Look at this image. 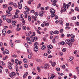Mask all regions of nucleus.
<instances>
[{"instance_id": "obj_14", "label": "nucleus", "mask_w": 79, "mask_h": 79, "mask_svg": "<svg viewBox=\"0 0 79 79\" xmlns=\"http://www.w3.org/2000/svg\"><path fill=\"white\" fill-rule=\"evenodd\" d=\"M45 48H46V46L44 45H43L42 46V48H41L42 50H45Z\"/></svg>"}, {"instance_id": "obj_7", "label": "nucleus", "mask_w": 79, "mask_h": 79, "mask_svg": "<svg viewBox=\"0 0 79 79\" xmlns=\"http://www.w3.org/2000/svg\"><path fill=\"white\" fill-rule=\"evenodd\" d=\"M16 21H13L12 23V26L14 27H15L16 26Z\"/></svg>"}, {"instance_id": "obj_45", "label": "nucleus", "mask_w": 79, "mask_h": 79, "mask_svg": "<svg viewBox=\"0 0 79 79\" xmlns=\"http://www.w3.org/2000/svg\"><path fill=\"white\" fill-rule=\"evenodd\" d=\"M32 55L31 54H29L28 56V58L29 59H31V57H32Z\"/></svg>"}, {"instance_id": "obj_41", "label": "nucleus", "mask_w": 79, "mask_h": 79, "mask_svg": "<svg viewBox=\"0 0 79 79\" xmlns=\"http://www.w3.org/2000/svg\"><path fill=\"white\" fill-rule=\"evenodd\" d=\"M20 42H21V41L20 40H16L15 41V43L16 44L18 43H20Z\"/></svg>"}, {"instance_id": "obj_50", "label": "nucleus", "mask_w": 79, "mask_h": 79, "mask_svg": "<svg viewBox=\"0 0 79 79\" xmlns=\"http://www.w3.org/2000/svg\"><path fill=\"white\" fill-rule=\"evenodd\" d=\"M65 51H66V48H63L62 49V51L63 52H65Z\"/></svg>"}, {"instance_id": "obj_53", "label": "nucleus", "mask_w": 79, "mask_h": 79, "mask_svg": "<svg viewBox=\"0 0 79 79\" xmlns=\"http://www.w3.org/2000/svg\"><path fill=\"white\" fill-rule=\"evenodd\" d=\"M36 31H37V33H38L39 34H41V33H40V32L39 30H37Z\"/></svg>"}, {"instance_id": "obj_36", "label": "nucleus", "mask_w": 79, "mask_h": 79, "mask_svg": "<svg viewBox=\"0 0 79 79\" xmlns=\"http://www.w3.org/2000/svg\"><path fill=\"white\" fill-rule=\"evenodd\" d=\"M13 9V8L12 7L9 6L8 7V10L9 11H11L12 10V9Z\"/></svg>"}, {"instance_id": "obj_60", "label": "nucleus", "mask_w": 79, "mask_h": 79, "mask_svg": "<svg viewBox=\"0 0 79 79\" xmlns=\"http://www.w3.org/2000/svg\"><path fill=\"white\" fill-rule=\"evenodd\" d=\"M70 24L71 26H72V27H74V24L72 23H70Z\"/></svg>"}, {"instance_id": "obj_3", "label": "nucleus", "mask_w": 79, "mask_h": 79, "mask_svg": "<svg viewBox=\"0 0 79 79\" xmlns=\"http://www.w3.org/2000/svg\"><path fill=\"white\" fill-rule=\"evenodd\" d=\"M6 29H4L2 31V33L3 35H5L6 34Z\"/></svg>"}, {"instance_id": "obj_40", "label": "nucleus", "mask_w": 79, "mask_h": 79, "mask_svg": "<svg viewBox=\"0 0 79 79\" xmlns=\"http://www.w3.org/2000/svg\"><path fill=\"white\" fill-rule=\"evenodd\" d=\"M24 67L25 68H28V65H27V64H25L24 65Z\"/></svg>"}, {"instance_id": "obj_34", "label": "nucleus", "mask_w": 79, "mask_h": 79, "mask_svg": "<svg viewBox=\"0 0 79 79\" xmlns=\"http://www.w3.org/2000/svg\"><path fill=\"white\" fill-rule=\"evenodd\" d=\"M73 59H74V57H69V60L70 61H72Z\"/></svg>"}, {"instance_id": "obj_39", "label": "nucleus", "mask_w": 79, "mask_h": 79, "mask_svg": "<svg viewBox=\"0 0 79 79\" xmlns=\"http://www.w3.org/2000/svg\"><path fill=\"white\" fill-rule=\"evenodd\" d=\"M76 25L77 26H79V22H75Z\"/></svg>"}, {"instance_id": "obj_27", "label": "nucleus", "mask_w": 79, "mask_h": 79, "mask_svg": "<svg viewBox=\"0 0 79 79\" xmlns=\"http://www.w3.org/2000/svg\"><path fill=\"white\" fill-rule=\"evenodd\" d=\"M6 16H10L11 15V13H7L6 14Z\"/></svg>"}, {"instance_id": "obj_11", "label": "nucleus", "mask_w": 79, "mask_h": 79, "mask_svg": "<svg viewBox=\"0 0 79 79\" xmlns=\"http://www.w3.org/2000/svg\"><path fill=\"white\" fill-rule=\"evenodd\" d=\"M34 46L35 47H37L39 46V43L37 42H35L34 44Z\"/></svg>"}, {"instance_id": "obj_19", "label": "nucleus", "mask_w": 79, "mask_h": 79, "mask_svg": "<svg viewBox=\"0 0 79 79\" xmlns=\"http://www.w3.org/2000/svg\"><path fill=\"white\" fill-rule=\"evenodd\" d=\"M27 42L28 43V44H30V45H31L32 44V41L30 40L27 41Z\"/></svg>"}, {"instance_id": "obj_22", "label": "nucleus", "mask_w": 79, "mask_h": 79, "mask_svg": "<svg viewBox=\"0 0 79 79\" xmlns=\"http://www.w3.org/2000/svg\"><path fill=\"white\" fill-rule=\"evenodd\" d=\"M10 42L11 43V47H13V41L11 40H10Z\"/></svg>"}, {"instance_id": "obj_5", "label": "nucleus", "mask_w": 79, "mask_h": 79, "mask_svg": "<svg viewBox=\"0 0 79 79\" xmlns=\"http://www.w3.org/2000/svg\"><path fill=\"white\" fill-rule=\"evenodd\" d=\"M44 11L43 10L41 11L40 12V16H41V17H42L43 16V15H44Z\"/></svg>"}, {"instance_id": "obj_37", "label": "nucleus", "mask_w": 79, "mask_h": 79, "mask_svg": "<svg viewBox=\"0 0 79 79\" xmlns=\"http://www.w3.org/2000/svg\"><path fill=\"white\" fill-rule=\"evenodd\" d=\"M54 34H58L59 33V32L57 31H56L54 32Z\"/></svg>"}, {"instance_id": "obj_54", "label": "nucleus", "mask_w": 79, "mask_h": 79, "mask_svg": "<svg viewBox=\"0 0 79 79\" xmlns=\"http://www.w3.org/2000/svg\"><path fill=\"white\" fill-rule=\"evenodd\" d=\"M19 19L21 21H23V20H24V18L23 17H20Z\"/></svg>"}, {"instance_id": "obj_33", "label": "nucleus", "mask_w": 79, "mask_h": 79, "mask_svg": "<svg viewBox=\"0 0 79 79\" xmlns=\"http://www.w3.org/2000/svg\"><path fill=\"white\" fill-rule=\"evenodd\" d=\"M13 5L14 7H15V8H17V7H18V5H17V4H16V3H14Z\"/></svg>"}, {"instance_id": "obj_30", "label": "nucleus", "mask_w": 79, "mask_h": 79, "mask_svg": "<svg viewBox=\"0 0 79 79\" xmlns=\"http://www.w3.org/2000/svg\"><path fill=\"white\" fill-rule=\"evenodd\" d=\"M23 61L25 63H27V60L26 58L23 59Z\"/></svg>"}, {"instance_id": "obj_61", "label": "nucleus", "mask_w": 79, "mask_h": 79, "mask_svg": "<svg viewBox=\"0 0 79 79\" xmlns=\"http://www.w3.org/2000/svg\"><path fill=\"white\" fill-rule=\"evenodd\" d=\"M3 7L4 8H6V4H4L3 6Z\"/></svg>"}, {"instance_id": "obj_28", "label": "nucleus", "mask_w": 79, "mask_h": 79, "mask_svg": "<svg viewBox=\"0 0 79 79\" xmlns=\"http://www.w3.org/2000/svg\"><path fill=\"white\" fill-rule=\"evenodd\" d=\"M6 21L8 23H11V20L8 19H7L6 20Z\"/></svg>"}, {"instance_id": "obj_32", "label": "nucleus", "mask_w": 79, "mask_h": 79, "mask_svg": "<svg viewBox=\"0 0 79 79\" xmlns=\"http://www.w3.org/2000/svg\"><path fill=\"white\" fill-rule=\"evenodd\" d=\"M48 48V54H50V53H51V51H50V48Z\"/></svg>"}, {"instance_id": "obj_26", "label": "nucleus", "mask_w": 79, "mask_h": 79, "mask_svg": "<svg viewBox=\"0 0 79 79\" xmlns=\"http://www.w3.org/2000/svg\"><path fill=\"white\" fill-rule=\"evenodd\" d=\"M36 61H37L38 62H39L40 63V62H42V60L39 59H36Z\"/></svg>"}, {"instance_id": "obj_64", "label": "nucleus", "mask_w": 79, "mask_h": 79, "mask_svg": "<svg viewBox=\"0 0 79 79\" xmlns=\"http://www.w3.org/2000/svg\"><path fill=\"white\" fill-rule=\"evenodd\" d=\"M71 42H74V38H72L71 40Z\"/></svg>"}, {"instance_id": "obj_38", "label": "nucleus", "mask_w": 79, "mask_h": 79, "mask_svg": "<svg viewBox=\"0 0 79 79\" xmlns=\"http://www.w3.org/2000/svg\"><path fill=\"white\" fill-rule=\"evenodd\" d=\"M54 77H55V75L53 74H52L51 75V78L52 79H53Z\"/></svg>"}, {"instance_id": "obj_51", "label": "nucleus", "mask_w": 79, "mask_h": 79, "mask_svg": "<svg viewBox=\"0 0 79 79\" xmlns=\"http://www.w3.org/2000/svg\"><path fill=\"white\" fill-rule=\"evenodd\" d=\"M60 33H61V34L62 33V32H63V29H61L60 30Z\"/></svg>"}, {"instance_id": "obj_15", "label": "nucleus", "mask_w": 79, "mask_h": 79, "mask_svg": "<svg viewBox=\"0 0 79 79\" xmlns=\"http://www.w3.org/2000/svg\"><path fill=\"white\" fill-rule=\"evenodd\" d=\"M2 17L3 18V20H6V15H2Z\"/></svg>"}, {"instance_id": "obj_48", "label": "nucleus", "mask_w": 79, "mask_h": 79, "mask_svg": "<svg viewBox=\"0 0 79 79\" xmlns=\"http://www.w3.org/2000/svg\"><path fill=\"white\" fill-rule=\"evenodd\" d=\"M34 20L35 21H37V17H35L34 18Z\"/></svg>"}, {"instance_id": "obj_31", "label": "nucleus", "mask_w": 79, "mask_h": 79, "mask_svg": "<svg viewBox=\"0 0 79 79\" xmlns=\"http://www.w3.org/2000/svg\"><path fill=\"white\" fill-rule=\"evenodd\" d=\"M5 52L6 54H9V51L8 50L6 49L5 50Z\"/></svg>"}, {"instance_id": "obj_6", "label": "nucleus", "mask_w": 79, "mask_h": 79, "mask_svg": "<svg viewBox=\"0 0 79 79\" xmlns=\"http://www.w3.org/2000/svg\"><path fill=\"white\" fill-rule=\"evenodd\" d=\"M19 9H21L22 8V4L21 2H19Z\"/></svg>"}, {"instance_id": "obj_43", "label": "nucleus", "mask_w": 79, "mask_h": 79, "mask_svg": "<svg viewBox=\"0 0 79 79\" xmlns=\"http://www.w3.org/2000/svg\"><path fill=\"white\" fill-rule=\"evenodd\" d=\"M60 24L62 25H63V21L61 20H60Z\"/></svg>"}, {"instance_id": "obj_21", "label": "nucleus", "mask_w": 79, "mask_h": 79, "mask_svg": "<svg viewBox=\"0 0 79 79\" xmlns=\"http://www.w3.org/2000/svg\"><path fill=\"white\" fill-rule=\"evenodd\" d=\"M28 21H29V22L31 21V16L30 15L28 16Z\"/></svg>"}, {"instance_id": "obj_20", "label": "nucleus", "mask_w": 79, "mask_h": 79, "mask_svg": "<svg viewBox=\"0 0 79 79\" xmlns=\"http://www.w3.org/2000/svg\"><path fill=\"white\" fill-rule=\"evenodd\" d=\"M35 32H34L33 33V35H32L31 36H30V38L31 39H32L34 36H35Z\"/></svg>"}, {"instance_id": "obj_46", "label": "nucleus", "mask_w": 79, "mask_h": 79, "mask_svg": "<svg viewBox=\"0 0 79 79\" xmlns=\"http://www.w3.org/2000/svg\"><path fill=\"white\" fill-rule=\"evenodd\" d=\"M50 34L51 35H53V34H54V32H53V31H51L50 32Z\"/></svg>"}, {"instance_id": "obj_52", "label": "nucleus", "mask_w": 79, "mask_h": 79, "mask_svg": "<svg viewBox=\"0 0 79 79\" xmlns=\"http://www.w3.org/2000/svg\"><path fill=\"white\" fill-rule=\"evenodd\" d=\"M23 30H26V26H24L23 27Z\"/></svg>"}, {"instance_id": "obj_23", "label": "nucleus", "mask_w": 79, "mask_h": 79, "mask_svg": "<svg viewBox=\"0 0 79 79\" xmlns=\"http://www.w3.org/2000/svg\"><path fill=\"white\" fill-rule=\"evenodd\" d=\"M15 62L17 64H19V61L18 59H16L15 60Z\"/></svg>"}, {"instance_id": "obj_59", "label": "nucleus", "mask_w": 79, "mask_h": 79, "mask_svg": "<svg viewBox=\"0 0 79 79\" xmlns=\"http://www.w3.org/2000/svg\"><path fill=\"white\" fill-rule=\"evenodd\" d=\"M46 26H49V23H46L45 24Z\"/></svg>"}, {"instance_id": "obj_16", "label": "nucleus", "mask_w": 79, "mask_h": 79, "mask_svg": "<svg viewBox=\"0 0 79 79\" xmlns=\"http://www.w3.org/2000/svg\"><path fill=\"white\" fill-rule=\"evenodd\" d=\"M1 65H2V66H5V63L3 61H1L0 62Z\"/></svg>"}, {"instance_id": "obj_62", "label": "nucleus", "mask_w": 79, "mask_h": 79, "mask_svg": "<svg viewBox=\"0 0 79 79\" xmlns=\"http://www.w3.org/2000/svg\"><path fill=\"white\" fill-rule=\"evenodd\" d=\"M13 4H14L13 2H10L9 3V5H13Z\"/></svg>"}, {"instance_id": "obj_4", "label": "nucleus", "mask_w": 79, "mask_h": 79, "mask_svg": "<svg viewBox=\"0 0 79 79\" xmlns=\"http://www.w3.org/2000/svg\"><path fill=\"white\" fill-rule=\"evenodd\" d=\"M50 12L52 13V14H54L55 13V11L53 9H50Z\"/></svg>"}, {"instance_id": "obj_29", "label": "nucleus", "mask_w": 79, "mask_h": 79, "mask_svg": "<svg viewBox=\"0 0 79 79\" xmlns=\"http://www.w3.org/2000/svg\"><path fill=\"white\" fill-rule=\"evenodd\" d=\"M76 70L77 73L79 74V68L77 67L76 68Z\"/></svg>"}, {"instance_id": "obj_57", "label": "nucleus", "mask_w": 79, "mask_h": 79, "mask_svg": "<svg viewBox=\"0 0 79 79\" xmlns=\"http://www.w3.org/2000/svg\"><path fill=\"white\" fill-rule=\"evenodd\" d=\"M55 16V15L53 14H52L51 15V16L52 18H53V17H54V16Z\"/></svg>"}, {"instance_id": "obj_18", "label": "nucleus", "mask_w": 79, "mask_h": 79, "mask_svg": "<svg viewBox=\"0 0 79 79\" xmlns=\"http://www.w3.org/2000/svg\"><path fill=\"white\" fill-rule=\"evenodd\" d=\"M25 8L26 9V10L27 11H29V8L27 6H26L25 7Z\"/></svg>"}, {"instance_id": "obj_56", "label": "nucleus", "mask_w": 79, "mask_h": 79, "mask_svg": "<svg viewBox=\"0 0 79 79\" xmlns=\"http://www.w3.org/2000/svg\"><path fill=\"white\" fill-rule=\"evenodd\" d=\"M56 70L57 71H60V68H56Z\"/></svg>"}, {"instance_id": "obj_55", "label": "nucleus", "mask_w": 79, "mask_h": 79, "mask_svg": "<svg viewBox=\"0 0 79 79\" xmlns=\"http://www.w3.org/2000/svg\"><path fill=\"white\" fill-rule=\"evenodd\" d=\"M64 44H65V42L64 41H62L61 42V45H64Z\"/></svg>"}, {"instance_id": "obj_42", "label": "nucleus", "mask_w": 79, "mask_h": 79, "mask_svg": "<svg viewBox=\"0 0 79 79\" xmlns=\"http://www.w3.org/2000/svg\"><path fill=\"white\" fill-rule=\"evenodd\" d=\"M7 58H8V56H5V57H4L3 58V60H6V59H7Z\"/></svg>"}, {"instance_id": "obj_12", "label": "nucleus", "mask_w": 79, "mask_h": 79, "mask_svg": "<svg viewBox=\"0 0 79 79\" xmlns=\"http://www.w3.org/2000/svg\"><path fill=\"white\" fill-rule=\"evenodd\" d=\"M48 48H50V49H52V48H53V46L52 45L50 44L49 46L48 45Z\"/></svg>"}, {"instance_id": "obj_24", "label": "nucleus", "mask_w": 79, "mask_h": 79, "mask_svg": "<svg viewBox=\"0 0 79 79\" xmlns=\"http://www.w3.org/2000/svg\"><path fill=\"white\" fill-rule=\"evenodd\" d=\"M51 1L52 3H56L58 2V0H51Z\"/></svg>"}, {"instance_id": "obj_17", "label": "nucleus", "mask_w": 79, "mask_h": 79, "mask_svg": "<svg viewBox=\"0 0 79 79\" xmlns=\"http://www.w3.org/2000/svg\"><path fill=\"white\" fill-rule=\"evenodd\" d=\"M23 13L25 15H28L29 14V12L28 11H24Z\"/></svg>"}, {"instance_id": "obj_8", "label": "nucleus", "mask_w": 79, "mask_h": 79, "mask_svg": "<svg viewBox=\"0 0 79 79\" xmlns=\"http://www.w3.org/2000/svg\"><path fill=\"white\" fill-rule=\"evenodd\" d=\"M45 69H48V64H45L44 65Z\"/></svg>"}, {"instance_id": "obj_47", "label": "nucleus", "mask_w": 79, "mask_h": 79, "mask_svg": "<svg viewBox=\"0 0 79 79\" xmlns=\"http://www.w3.org/2000/svg\"><path fill=\"white\" fill-rule=\"evenodd\" d=\"M35 16H39V13L37 12H35Z\"/></svg>"}, {"instance_id": "obj_1", "label": "nucleus", "mask_w": 79, "mask_h": 79, "mask_svg": "<svg viewBox=\"0 0 79 79\" xmlns=\"http://www.w3.org/2000/svg\"><path fill=\"white\" fill-rule=\"evenodd\" d=\"M65 42L66 44H68V45H69L70 47L72 46V44H71V41H70V40H65Z\"/></svg>"}, {"instance_id": "obj_2", "label": "nucleus", "mask_w": 79, "mask_h": 79, "mask_svg": "<svg viewBox=\"0 0 79 79\" xmlns=\"http://www.w3.org/2000/svg\"><path fill=\"white\" fill-rule=\"evenodd\" d=\"M38 39V38L37 36L33 37V38H31V40L32 42H34V40L36 41Z\"/></svg>"}, {"instance_id": "obj_9", "label": "nucleus", "mask_w": 79, "mask_h": 79, "mask_svg": "<svg viewBox=\"0 0 79 79\" xmlns=\"http://www.w3.org/2000/svg\"><path fill=\"white\" fill-rule=\"evenodd\" d=\"M13 19H15V18H19V15H15L13 16L12 17Z\"/></svg>"}, {"instance_id": "obj_10", "label": "nucleus", "mask_w": 79, "mask_h": 79, "mask_svg": "<svg viewBox=\"0 0 79 79\" xmlns=\"http://www.w3.org/2000/svg\"><path fill=\"white\" fill-rule=\"evenodd\" d=\"M27 74H28V73L27 72H26L25 73L23 76V78H25V77H26L27 76Z\"/></svg>"}, {"instance_id": "obj_35", "label": "nucleus", "mask_w": 79, "mask_h": 79, "mask_svg": "<svg viewBox=\"0 0 79 79\" xmlns=\"http://www.w3.org/2000/svg\"><path fill=\"white\" fill-rule=\"evenodd\" d=\"M37 69L39 73H40V68L39 66L37 67Z\"/></svg>"}, {"instance_id": "obj_58", "label": "nucleus", "mask_w": 79, "mask_h": 79, "mask_svg": "<svg viewBox=\"0 0 79 79\" xmlns=\"http://www.w3.org/2000/svg\"><path fill=\"white\" fill-rule=\"evenodd\" d=\"M63 8L64 9H66V4L65 3H64L63 4Z\"/></svg>"}, {"instance_id": "obj_63", "label": "nucleus", "mask_w": 79, "mask_h": 79, "mask_svg": "<svg viewBox=\"0 0 79 79\" xmlns=\"http://www.w3.org/2000/svg\"><path fill=\"white\" fill-rule=\"evenodd\" d=\"M65 29H70V27L68 26H67L65 27Z\"/></svg>"}, {"instance_id": "obj_49", "label": "nucleus", "mask_w": 79, "mask_h": 79, "mask_svg": "<svg viewBox=\"0 0 79 79\" xmlns=\"http://www.w3.org/2000/svg\"><path fill=\"white\" fill-rule=\"evenodd\" d=\"M71 19L72 20H75V19H76V17L74 16Z\"/></svg>"}, {"instance_id": "obj_25", "label": "nucleus", "mask_w": 79, "mask_h": 79, "mask_svg": "<svg viewBox=\"0 0 79 79\" xmlns=\"http://www.w3.org/2000/svg\"><path fill=\"white\" fill-rule=\"evenodd\" d=\"M56 64V62H53L52 64V66L53 67H55V65Z\"/></svg>"}, {"instance_id": "obj_44", "label": "nucleus", "mask_w": 79, "mask_h": 79, "mask_svg": "<svg viewBox=\"0 0 79 79\" xmlns=\"http://www.w3.org/2000/svg\"><path fill=\"white\" fill-rule=\"evenodd\" d=\"M70 36L71 37V38H74L75 37V36L74 35L71 34L70 35Z\"/></svg>"}, {"instance_id": "obj_13", "label": "nucleus", "mask_w": 79, "mask_h": 79, "mask_svg": "<svg viewBox=\"0 0 79 79\" xmlns=\"http://www.w3.org/2000/svg\"><path fill=\"white\" fill-rule=\"evenodd\" d=\"M39 50V49H38V47H35L34 48V51L35 52H37Z\"/></svg>"}]
</instances>
